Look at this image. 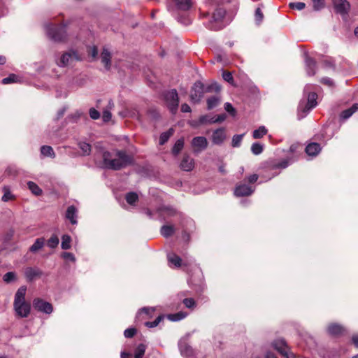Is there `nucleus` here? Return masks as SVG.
I'll list each match as a JSON object with an SVG mask.
<instances>
[{
  "instance_id": "4d7b16f0",
  "label": "nucleus",
  "mask_w": 358,
  "mask_h": 358,
  "mask_svg": "<svg viewBox=\"0 0 358 358\" xmlns=\"http://www.w3.org/2000/svg\"><path fill=\"white\" fill-rule=\"evenodd\" d=\"M224 109L227 112H228L230 115L232 116H234L236 113V111L235 108L233 107V106L230 103H224Z\"/></svg>"
},
{
  "instance_id": "9b49d317",
  "label": "nucleus",
  "mask_w": 358,
  "mask_h": 358,
  "mask_svg": "<svg viewBox=\"0 0 358 358\" xmlns=\"http://www.w3.org/2000/svg\"><path fill=\"white\" fill-rule=\"evenodd\" d=\"M208 143L203 136L194 137L191 141V145L194 152H200L208 147Z\"/></svg>"
},
{
  "instance_id": "20e7f679",
  "label": "nucleus",
  "mask_w": 358,
  "mask_h": 358,
  "mask_svg": "<svg viewBox=\"0 0 358 358\" xmlns=\"http://www.w3.org/2000/svg\"><path fill=\"white\" fill-rule=\"evenodd\" d=\"M66 24H51L47 29V34L50 38L55 42H63L67 38Z\"/></svg>"
},
{
  "instance_id": "f3484780",
  "label": "nucleus",
  "mask_w": 358,
  "mask_h": 358,
  "mask_svg": "<svg viewBox=\"0 0 358 358\" xmlns=\"http://www.w3.org/2000/svg\"><path fill=\"white\" fill-rule=\"evenodd\" d=\"M345 331L344 327L337 323H331L327 327V332L332 336H340L344 334Z\"/></svg>"
},
{
  "instance_id": "13d9d810",
  "label": "nucleus",
  "mask_w": 358,
  "mask_h": 358,
  "mask_svg": "<svg viewBox=\"0 0 358 358\" xmlns=\"http://www.w3.org/2000/svg\"><path fill=\"white\" fill-rule=\"evenodd\" d=\"M227 117V115L224 113L213 116L212 122L215 123H221Z\"/></svg>"
},
{
  "instance_id": "6e6552de",
  "label": "nucleus",
  "mask_w": 358,
  "mask_h": 358,
  "mask_svg": "<svg viewBox=\"0 0 358 358\" xmlns=\"http://www.w3.org/2000/svg\"><path fill=\"white\" fill-rule=\"evenodd\" d=\"M81 58L77 52L71 50L69 52L64 53L59 62L57 63L59 66H66L71 64L73 61H80Z\"/></svg>"
},
{
  "instance_id": "6ab92c4d",
  "label": "nucleus",
  "mask_w": 358,
  "mask_h": 358,
  "mask_svg": "<svg viewBox=\"0 0 358 358\" xmlns=\"http://www.w3.org/2000/svg\"><path fill=\"white\" fill-rule=\"evenodd\" d=\"M267 167L271 170L274 169H285L289 165V160L287 159H284L280 162H276L275 160H270L266 162Z\"/></svg>"
},
{
  "instance_id": "e433bc0d",
  "label": "nucleus",
  "mask_w": 358,
  "mask_h": 358,
  "mask_svg": "<svg viewBox=\"0 0 358 358\" xmlns=\"http://www.w3.org/2000/svg\"><path fill=\"white\" fill-rule=\"evenodd\" d=\"M267 134V129L264 126L259 127L253 131L252 137L255 139L261 138Z\"/></svg>"
},
{
  "instance_id": "8fccbe9b",
  "label": "nucleus",
  "mask_w": 358,
  "mask_h": 358,
  "mask_svg": "<svg viewBox=\"0 0 358 358\" xmlns=\"http://www.w3.org/2000/svg\"><path fill=\"white\" fill-rule=\"evenodd\" d=\"M255 19L257 24H259L262 22L264 19V14L260 8H257L256 9L255 13Z\"/></svg>"
},
{
  "instance_id": "a19ab883",
  "label": "nucleus",
  "mask_w": 358,
  "mask_h": 358,
  "mask_svg": "<svg viewBox=\"0 0 358 358\" xmlns=\"http://www.w3.org/2000/svg\"><path fill=\"white\" fill-rule=\"evenodd\" d=\"M59 242V238L57 237V236L55 234H53L48 240L47 245L48 247L53 249V248H55L57 247Z\"/></svg>"
},
{
  "instance_id": "4c0bfd02",
  "label": "nucleus",
  "mask_w": 358,
  "mask_h": 358,
  "mask_svg": "<svg viewBox=\"0 0 358 358\" xmlns=\"http://www.w3.org/2000/svg\"><path fill=\"white\" fill-rule=\"evenodd\" d=\"M71 238L68 234H64L62 236L61 247L63 250H69L71 248Z\"/></svg>"
},
{
  "instance_id": "5fc2aeb1",
  "label": "nucleus",
  "mask_w": 358,
  "mask_h": 358,
  "mask_svg": "<svg viewBox=\"0 0 358 358\" xmlns=\"http://www.w3.org/2000/svg\"><path fill=\"white\" fill-rule=\"evenodd\" d=\"M313 3V8L315 10H319L324 7V0H311Z\"/></svg>"
},
{
  "instance_id": "72a5a7b5",
  "label": "nucleus",
  "mask_w": 358,
  "mask_h": 358,
  "mask_svg": "<svg viewBox=\"0 0 358 358\" xmlns=\"http://www.w3.org/2000/svg\"><path fill=\"white\" fill-rule=\"evenodd\" d=\"M184 147V139L182 138L178 139L174 144L172 148V153L174 155H178Z\"/></svg>"
},
{
  "instance_id": "423d86ee",
  "label": "nucleus",
  "mask_w": 358,
  "mask_h": 358,
  "mask_svg": "<svg viewBox=\"0 0 358 358\" xmlns=\"http://www.w3.org/2000/svg\"><path fill=\"white\" fill-rule=\"evenodd\" d=\"M33 308L38 312L50 315L53 311L52 305L41 298H35L33 300Z\"/></svg>"
},
{
  "instance_id": "cd10ccee",
  "label": "nucleus",
  "mask_w": 358,
  "mask_h": 358,
  "mask_svg": "<svg viewBox=\"0 0 358 358\" xmlns=\"http://www.w3.org/2000/svg\"><path fill=\"white\" fill-rule=\"evenodd\" d=\"M45 243V239L44 238H37L34 243L29 248V251L31 252H36L39 250H41Z\"/></svg>"
},
{
  "instance_id": "052dcab7",
  "label": "nucleus",
  "mask_w": 358,
  "mask_h": 358,
  "mask_svg": "<svg viewBox=\"0 0 358 358\" xmlns=\"http://www.w3.org/2000/svg\"><path fill=\"white\" fill-rule=\"evenodd\" d=\"M222 78L228 83H231L234 80L233 76L229 71H224L222 73Z\"/></svg>"
},
{
  "instance_id": "f704fd0d",
  "label": "nucleus",
  "mask_w": 358,
  "mask_h": 358,
  "mask_svg": "<svg viewBox=\"0 0 358 358\" xmlns=\"http://www.w3.org/2000/svg\"><path fill=\"white\" fill-rule=\"evenodd\" d=\"M187 313L182 311L178 312L174 314L168 315V319L173 322L180 321L186 317Z\"/></svg>"
},
{
  "instance_id": "37998d69",
  "label": "nucleus",
  "mask_w": 358,
  "mask_h": 358,
  "mask_svg": "<svg viewBox=\"0 0 358 358\" xmlns=\"http://www.w3.org/2000/svg\"><path fill=\"white\" fill-rule=\"evenodd\" d=\"M245 134L234 135L232 138L231 145L234 148H238L241 145L242 139Z\"/></svg>"
},
{
  "instance_id": "bb28decb",
  "label": "nucleus",
  "mask_w": 358,
  "mask_h": 358,
  "mask_svg": "<svg viewBox=\"0 0 358 358\" xmlns=\"http://www.w3.org/2000/svg\"><path fill=\"white\" fill-rule=\"evenodd\" d=\"M160 232L164 237L169 238L174 234L175 229L173 225H163Z\"/></svg>"
},
{
  "instance_id": "f03ea898",
  "label": "nucleus",
  "mask_w": 358,
  "mask_h": 358,
  "mask_svg": "<svg viewBox=\"0 0 358 358\" xmlns=\"http://www.w3.org/2000/svg\"><path fill=\"white\" fill-rule=\"evenodd\" d=\"M26 292L27 287L23 285L17 290L15 294L13 309L17 317L26 318L31 313V304L25 300Z\"/></svg>"
},
{
  "instance_id": "0e129e2a",
  "label": "nucleus",
  "mask_w": 358,
  "mask_h": 358,
  "mask_svg": "<svg viewBox=\"0 0 358 358\" xmlns=\"http://www.w3.org/2000/svg\"><path fill=\"white\" fill-rule=\"evenodd\" d=\"M62 257L64 259H69L71 262H75L76 261V257H75L74 255L71 253V252H63L62 254Z\"/></svg>"
},
{
  "instance_id": "39448f33",
  "label": "nucleus",
  "mask_w": 358,
  "mask_h": 358,
  "mask_svg": "<svg viewBox=\"0 0 358 358\" xmlns=\"http://www.w3.org/2000/svg\"><path fill=\"white\" fill-rule=\"evenodd\" d=\"M166 104L172 114H176L179 105V98L176 90L165 92L164 94Z\"/></svg>"
},
{
  "instance_id": "473e14b6",
  "label": "nucleus",
  "mask_w": 358,
  "mask_h": 358,
  "mask_svg": "<svg viewBox=\"0 0 358 358\" xmlns=\"http://www.w3.org/2000/svg\"><path fill=\"white\" fill-rule=\"evenodd\" d=\"M41 153L45 157H50L52 158L55 157V153L52 148L49 145H43L41 148Z\"/></svg>"
},
{
  "instance_id": "2eb2a0df",
  "label": "nucleus",
  "mask_w": 358,
  "mask_h": 358,
  "mask_svg": "<svg viewBox=\"0 0 358 358\" xmlns=\"http://www.w3.org/2000/svg\"><path fill=\"white\" fill-rule=\"evenodd\" d=\"M274 348L280 352L282 356L287 358H293V354H291V357H289L288 354V346L286 342L284 340H277L275 341L273 343Z\"/></svg>"
},
{
  "instance_id": "f8f14e48",
  "label": "nucleus",
  "mask_w": 358,
  "mask_h": 358,
  "mask_svg": "<svg viewBox=\"0 0 358 358\" xmlns=\"http://www.w3.org/2000/svg\"><path fill=\"white\" fill-rule=\"evenodd\" d=\"M333 4L336 12L341 15L348 14L350 8V3L347 0H333Z\"/></svg>"
},
{
  "instance_id": "393cba45",
  "label": "nucleus",
  "mask_w": 358,
  "mask_h": 358,
  "mask_svg": "<svg viewBox=\"0 0 358 358\" xmlns=\"http://www.w3.org/2000/svg\"><path fill=\"white\" fill-rule=\"evenodd\" d=\"M206 101L208 110H212L220 104V97L218 95H214L208 98Z\"/></svg>"
},
{
  "instance_id": "c756f323",
  "label": "nucleus",
  "mask_w": 358,
  "mask_h": 358,
  "mask_svg": "<svg viewBox=\"0 0 358 358\" xmlns=\"http://www.w3.org/2000/svg\"><path fill=\"white\" fill-rule=\"evenodd\" d=\"M159 212L164 213L168 216H174L178 214V211L170 206H162L158 208Z\"/></svg>"
},
{
  "instance_id": "69168bd1",
  "label": "nucleus",
  "mask_w": 358,
  "mask_h": 358,
  "mask_svg": "<svg viewBox=\"0 0 358 358\" xmlns=\"http://www.w3.org/2000/svg\"><path fill=\"white\" fill-rule=\"evenodd\" d=\"M88 54L91 55L93 59H96L98 55V49L96 46H93L88 50Z\"/></svg>"
},
{
  "instance_id": "774afa93",
  "label": "nucleus",
  "mask_w": 358,
  "mask_h": 358,
  "mask_svg": "<svg viewBox=\"0 0 358 358\" xmlns=\"http://www.w3.org/2000/svg\"><path fill=\"white\" fill-rule=\"evenodd\" d=\"M111 117H112V115H111V113L108 110H104L103 112V120L104 122H108L109 120H110L111 119Z\"/></svg>"
},
{
  "instance_id": "de8ad7c7",
  "label": "nucleus",
  "mask_w": 358,
  "mask_h": 358,
  "mask_svg": "<svg viewBox=\"0 0 358 358\" xmlns=\"http://www.w3.org/2000/svg\"><path fill=\"white\" fill-rule=\"evenodd\" d=\"M213 117H210L208 115H201L199 118V123L200 124H214L213 122Z\"/></svg>"
},
{
  "instance_id": "a878e982",
  "label": "nucleus",
  "mask_w": 358,
  "mask_h": 358,
  "mask_svg": "<svg viewBox=\"0 0 358 358\" xmlns=\"http://www.w3.org/2000/svg\"><path fill=\"white\" fill-rule=\"evenodd\" d=\"M138 199V195L134 192H128L125 195L126 201L131 206H135Z\"/></svg>"
},
{
  "instance_id": "b1692460",
  "label": "nucleus",
  "mask_w": 358,
  "mask_h": 358,
  "mask_svg": "<svg viewBox=\"0 0 358 358\" xmlns=\"http://www.w3.org/2000/svg\"><path fill=\"white\" fill-rule=\"evenodd\" d=\"M358 110V103H354L352 107L344 110L340 114V118L343 120H347L352 115Z\"/></svg>"
},
{
  "instance_id": "4be33fe9",
  "label": "nucleus",
  "mask_w": 358,
  "mask_h": 358,
  "mask_svg": "<svg viewBox=\"0 0 358 358\" xmlns=\"http://www.w3.org/2000/svg\"><path fill=\"white\" fill-rule=\"evenodd\" d=\"M317 94L315 92H310L308 96L307 103L303 109V111H308L315 108L317 104Z\"/></svg>"
},
{
  "instance_id": "7ed1b4c3",
  "label": "nucleus",
  "mask_w": 358,
  "mask_h": 358,
  "mask_svg": "<svg viewBox=\"0 0 358 358\" xmlns=\"http://www.w3.org/2000/svg\"><path fill=\"white\" fill-rule=\"evenodd\" d=\"M217 6L229 3L231 0H212ZM226 15V10L224 8L218 6L213 12L210 19L206 23V27L209 29L218 31L224 27L223 20Z\"/></svg>"
},
{
  "instance_id": "2f4dec72",
  "label": "nucleus",
  "mask_w": 358,
  "mask_h": 358,
  "mask_svg": "<svg viewBox=\"0 0 358 358\" xmlns=\"http://www.w3.org/2000/svg\"><path fill=\"white\" fill-rule=\"evenodd\" d=\"M27 187L34 195L39 196L42 194V189L34 182L29 181Z\"/></svg>"
},
{
  "instance_id": "dca6fc26",
  "label": "nucleus",
  "mask_w": 358,
  "mask_h": 358,
  "mask_svg": "<svg viewBox=\"0 0 358 358\" xmlns=\"http://www.w3.org/2000/svg\"><path fill=\"white\" fill-rule=\"evenodd\" d=\"M306 71L308 76H313L316 74L317 62L315 59L306 56L305 59Z\"/></svg>"
},
{
  "instance_id": "338daca9",
  "label": "nucleus",
  "mask_w": 358,
  "mask_h": 358,
  "mask_svg": "<svg viewBox=\"0 0 358 358\" xmlns=\"http://www.w3.org/2000/svg\"><path fill=\"white\" fill-rule=\"evenodd\" d=\"M154 312V309L153 308H143L140 310L139 311V314L141 313H143L146 315H151L152 313Z\"/></svg>"
},
{
  "instance_id": "4468645a",
  "label": "nucleus",
  "mask_w": 358,
  "mask_h": 358,
  "mask_svg": "<svg viewBox=\"0 0 358 358\" xmlns=\"http://www.w3.org/2000/svg\"><path fill=\"white\" fill-rule=\"evenodd\" d=\"M254 190L252 187L248 185L238 184L236 186L234 194L238 197L248 196L253 193Z\"/></svg>"
},
{
  "instance_id": "58836bf2",
  "label": "nucleus",
  "mask_w": 358,
  "mask_h": 358,
  "mask_svg": "<svg viewBox=\"0 0 358 358\" xmlns=\"http://www.w3.org/2000/svg\"><path fill=\"white\" fill-rule=\"evenodd\" d=\"M220 86L217 83H211L207 86L204 85V94L205 93H209V92H219L220 91Z\"/></svg>"
},
{
  "instance_id": "7c9ffc66",
  "label": "nucleus",
  "mask_w": 358,
  "mask_h": 358,
  "mask_svg": "<svg viewBox=\"0 0 358 358\" xmlns=\"http://www.w3.org/2000/svg\"><path fill=\"white\" fill-rule=\"evenodd\" d=\"M147 346L143 343L137 345L134 350V358H143L145 355Z\"/></svg>"
},
{
  "instance_id": "c03bdc74",
  "label": "nucleus",
  "mask_w": 358,
  "mask_h": 358,
  "mask_svg": "<svg viewBox=\"0 0 358 358\" xmlns=\"http://www.w3.org/2000/svg\"><path fill=\"white\" fill-rule=\"evenodd\" d=\"M3 195L2 196V201L6 202L10 200H13L15 199V196L13 194H11L9 188L8 187H3Z\"/></svg>"
},
{
  "instance_id": "3c124183",
  "label": "nucleus",
  "mask_w": 358,
  "mask_h": 358,
  "mask_svg": "<svg viewBox=\"0 0 358 358\" xmlns=\"http://www.w3.org/2000/svg\"><path fill=\"white\" fill-rule=\"evenodd\" d=\"M17 76L15 74H10L8 77L4 78L2 80V83L4 85L15 83L17 81Z\"/></svg>"
},
{
  "instance_id": "f257e3e1",
  "label": "nucleus",
  "mask_w": 358,
  "mask_h": 358,
  "mask_svg": "<svg viewBox=\"0 0 358 358\" xmlns=\"http://www.w3.org/2000/svg\"><path fill=\"white\" fill-rule=\"evenodd\" d=\"M102 159L105 168L114 171L123 169L134 164L133 156L124 150L104 151Z\"/></svg>"
},
{
  "instance_id": "c9c22d12",
  "label": "nucleus",
  "mask_w": 358,
  "mask_h": 358,
  "mask_svg": "<svg viewBox=\"0 0 358 358\" xmlns=\"http://www.w3.org/2000/svg\"><path fill=\"white\" fill-rule=\"evenodd\" d=\"M17 279V275L13 271H10L6 273H5L3 276V280L7 283H11L13 282L16 281Z\"/></svg>"
},
{
  "instance_id": "1a4fd4ad",
  "label": "nucleus",
  "mask_w": 358,
  "mask_h": 358,
  "mask_svg": "<svg viewBox=\"0 0 358 358\" xmlns=\"http://www.w3.org/2000/svg\"><path fill=\"white\" fill-rule=\"evenodd\" d=\"M172 3H175L177 10L182 11H187L192 6L190 0H167L166 6L170 11L174 9V7L171 5Z\"/></svg>"
},
{
  "instance_id": "5701e85b",
  "label": "nucleus",
  "mask_w": 358,
  "mask_h": 358,
  "mask_svg": "<svg viewBox=\"0 0 358 358\" xmlns=\"http://www.w3.org/2000/svg\"><path fill=\"white\" fill-rule=\"evenodd\" d=\"M101 62L103 64L106 70H109L111 66V54L106 49L103 48L101 54Z\"/></svg>"
},
{
  "instance_id": "9d476101",
  "label": "nucleus",
  "mask_w": 358,
  "mask_h": 358,
  "mask_svg": "<svg viewBox=\"0 0 358 358\" xmlns=\"http://www.w3.org/2000/svg\"><path fill=\"white\" fill-rule=\"evenodd\" d=\"M227 138V133L224 127H220L213 131L211 141L213 144L221 145Z\"/></svg>"
},
{
  "instance_id": "79ce46f5",
  "label": "nucleus",
  "mask_w": 358,
  "mask_h": 358,
  "mask_svg": "<svg viewBox=\"0 0 358 358\" xmlns=\"http://www.w3.org/2000/svg\"><path fill=\"white\" fill-rule=\"evenodd\" d=\"M169 261L176 267H180L182 266V259L177 255L173 254V255L169 256Z\"/></svg>"
},
{
  "instance_id": "c85d7f7f",
  "label": "nucleus",
  "mask_w": 358,
  "mask_h": 358,
  "mask_svg": "<svg viewBox=\"0 0 358 358\" xmlns=\"http://www.w3.org/2000/svg\"><path fill=\"white\" fill-rule=\"evenodd\" d=\"M173 133L174 129L173 128H170L167 131L162 133L159 136V144L162 145L165 144L170 137L173 135Z\"/></svg>"
},
{
  "instance_id": "ddd939ff",
  "label": "nucleus",
  "mask_w": 358,
  "mask_h": 358,
  "mask_svg": "<svg viewBox=\"0 0 358 358\" xmlns=\"http://www.w3.org/2000/svg\"><path fill=\"white\" fill-rule=\"evenodd\" d=\"M42 275L43 271L38 268L27 267L24 269V276L29 282L34 281L37 278H41Z\"/></svg>"
},
{
  "instance_id": "bf43d9fd",
  "label": "nucleus",
  "mask_w": 358,
  "mask_h": 358,
  "mask_svg": "<svg viewBox=\"0 0 358 358\" xmlns=\"http://www.w3.org/2000/svg\"><path fill=\"white\" fill-rule=\"evenodd\" d=\"M90 116L93 120H97L100 117V113L95 108H92L90 109Z\"/></svg>"
},
{
  "instance_id": "6e6d98bb",
  "label": "nucleus",
  "mask_w": 358,
  "mask_h": 358,
  "mask_svg": "<svg viewBox=\"0 0 358 358\" xmlns=\"http://www.w3.org/2000/svg\"><path fill=\"white\" fill-rule=\"evenodd\" d=\"M148 115L152 120H157L159 117V113L156 109L150 108L148 110Z\"/></svg>"
},
{
  "instance_id": "09e8293b",
  "label": "nucleus",
  "mask_w": 358,
  "mask_h": 358,
  "mask_svg": "<svg viewBox=\"0 0 358 358\" xmlns=\"http://www.w3.org/2000/svg\"><path fill=\"white\" fill-rule=\"evenodd\" d=\"M185 306L189 309H193L196 306L195 300L193 298H186L182 301Z\"/></svg>"
},
{
  "instance_id": "603ef678",
  "label": "nucleus",
  "mask_w": 358,
  "mask_h": 358,
  "mask_svg": "<svg viewBox=\"0 0 358 358\" xmlns=\"http://www.w3.org/2000/svg\"><path fill=\"white\" fill-rule=\"evenodd\" d=\"M136 333L137 329L136 328H128L124 331V336L126 338H133Z\"/></svg>"
},
{
  "instance_id": "864d4df0",
  "label": "nucleus",
  "mask_w": 358,
  "mask_h": 358,
  "mask_svg": "<svg viewBox=\"0 0 358 358\" xmlns=\"http://www.w3.org/2000/svg\"><path fill=\"white\" fill-rule=\"evenodd\" d=\"M292 9H296L299 10H303L306 7V4L303 2H293L289 4Z\"/></svg>"
},
{
  "instance_id": "ea45409f",
  "label": "nucleus",
  "mask_w": 358,
  "mask_h": 358,
  "mask_svg": "<svg viewBox=\"0 0 358 358\" xmlns=\"http://www.w3.org/2000/svg\"><path fill=\"white\" fill-rule=\"evenodd\" d=\"M79 148L82 150L83 155H90L91 152V145L85 142L78 143Z\"/></svg>"
},
{
  "instance_id": "aec40b11",
  "label": "nucleus",
  "mask_w": 358,
  "mask_h": 358,
  "mask_svg": "<svg viewBox=\"0 0 358 358\" xmlns=\"http://www.w3.org/2000/svg\"><path fill=\"white\" fill-rule=\"evenodd\" d=\"M321 146L317 143H310L305 148L306 153L309 156H316L321 151Z\"/></svg>"
},
{
  "instance_id": "a211bd4d",
  "label": "nucleus",
  "mask_w": 358,
  "mask_h": 358,
  "mask_svg": "<svg viewBox=\"0 0 358 358\" xmlns=\"http://www.w3.org/2000/svg\"><path fill=\"white\" fill-rule=\"evenodd\" d=\"M182 170L185 171H190L194 167V162L192 158H191L189 155L185 154L183 155L182 159L180 162V165Z\"/></svg>"
},
{
  "instance_id": "412c9836",
  "label": "nucleus",
  "mask_w": 358,
  "mask_h": 358,
  "mask_svg": "<svg viewBox=\"0 0 358 358\" xmlns=\"http://www.w3.org/2000/svg\"><path fill=\"white\" fill-rule=\"evenodd\" d=\"M77 213L78 210L76 206L72 205L67 208L65 217L72 224H76L77 223Z\"/></svg>"
},
{
  "instance_id": "a18cd8bd",
  "label": "nucleus",
  "mask_w": 358,
  "mask_h": 358,
  "mask_svg": "<svg viewBox=\"0 0 358 358\" xmlns=\"http://www.w3.org/2000/svg\"><path fill=\"white\" fill-rule=\"evenodd\" d=\"M251 151L254 155H258L263 152V145L259 143H254L251 146Z\"/></svg>"
},
{
  "instance_id": "49530a36",
  "label": "nucleus",
  "mask_w": 358,
  "mask_h": 358,
  "mask_svg": "<svg viewBox=\"0 0 358 358\" xmlns=\"http://www.w3.org/2000/svg\"><path fill=\"white\" fill-rule=\"evenodd\" d=\"M164 319V316L162 315H159L154 321L152 322H146L145 325L149 328H153L157 327L159 322Z\"/></svg>"
},
{
  "instance_id": "e2e57ef3",
  "label": "nucleus",
  "mask_w": 358,
  "mask_h": 358,
  "mask_svg": "<svg viewBox=\"0 0 358 358\" xmlns=\"http://www.w3.org/2000/svg\"><path fill=\"white\" fill-rule=\"evenodd\" d=\"M320 83L323 85H327L329 87L334 86V82L333 80L328 78V77H324L320 80Z\"/></svg>"
},
{
  "instance_id": "0eeeda50",
  "label": "nucleus",
  "mask_w": 358,
  "mask_h": 358,
  "mask_svg": "<svg viewBox=\"0 0 358 358\" xmlns=\"http://www.w3.org/2000/svg\"><path fill=\"white\" fill-rule=\"evenodd\" d=\"M204 94V85L201 81H196L191 90L190 100L194 103H199Z\"/></svg>"
},
{
  "instance_id": "680f3d73",
  "label": "nucleus",
  "mask_w": 358,
  "mask_h": 358,
  "mask_svg": "<svg viewBox=\"0 0 358 358\" xmlns=\"http://www.w3.org/2000/svg\"><path fill=\"white\" fill-rule=\"evenodd\" d=\"M178 21L184 25H189L192 22L191 19L187 15L179 17Z\"/></svg>"
}]
</instances>
